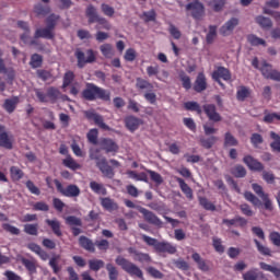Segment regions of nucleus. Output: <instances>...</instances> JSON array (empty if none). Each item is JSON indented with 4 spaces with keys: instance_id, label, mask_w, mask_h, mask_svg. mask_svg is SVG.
Listing matches in <instances>:
<instances>
[{
    "instance_id": "f257e3e1",
    "label": "nucleus",
    "mask_w": 280,
    "mask_h": 280,
    "mask_svg": "<svg viewBox=\"0 0 280 280\" xmlns=\"http://www.w3.org/2000/svg\"><path fill=\"white\" fill-rule=\"evenodd\" d=\"M60 21V15L51 13L45 20L46 26L36 28L34 38L28 40V45H37L38 38H45L46 40H54L56 38V26Z\"/></svg>"
},
{
    "instance_id": "f03ea898",
    "label": "nucleus",
    "mask_w": 280,
    "mask_h": 280,
    "mask_svg": "<svg viewBox=\"0 0 280 280\" xmlns=\"http://www.w3.org/2000/svg\"><path fill=\"white\" fill-rule=\"evenodd\" d=\"M82 100L85 102H95L102 100V102H110V91L100 88L95 83H85V88L81 92Z\"/></svg>"
},
{
    "instance_id": "7ed1b4c3",
    "label": "nucleus",
    "mask_w": 280,
    "mask_h": 280,
    "mask_svg": "<svg viewBox=\"0 0 280 280\" xmlns=\"http://www.w3.org/2000/svg\"><path fill=\"white\" fill-rule=\"evenodd\" d=\"M125 205L128 207V209H138L139 213H141L149 224H152L153 226H158V229H163V221H161L154 212L141 207L135 205L130 199H125Z\"/></svg>"
},
{
    "instance_id": "20e7f679",
    "label": "nucleus",
    "mask_w": 280,
    "mask_h": 280,
    "mask_svg": "<svg viewBox=\"0 0 280 280\" xmlns=\"http://www.w3.org/2000/svg\"><path fill=\"white\" fill-rule=\"evenodd\" d=\"M116 265L120 266L121 270L127 272L129 277H137V279L144 280L143 278V270L139 268V266L135 265V262L126 259L122 256H118L116 259Z\"/></svg>"
},
{
    "instance_id": "39448f33",
    "label": "nucleus",
    "mask_w": 280,
    "mask_h": 280,
    "mask_svg": "<svg viewBox=\"0 0 280 280\" xmlns=\"http://www.w3.org/2000/svg\"><path fill=\"white\" fill-rule=\"evenodd\" d=\"M136 89L138 91H147L143 94L144 100L149 103V104H156V93H154V84H152L150 81L138 77L136 79Z\"/></svg>"
},
{
    "instance_id": "423d86ee",
    "label": "nucleus",
    "mask_w": 280,
    "mask_h": 280,
    "mask_svg": "<svg viewBox=\"0 0 280 280\" xmlns=\"http://www.w3.org/2000/svg\"><path fill=\"white\" fill-rule=\"evenodd\" d=\"M35 95L42 104H56L60 97H62V93L60 90L56 86H49L45 92L40 91L39 89L35 90Z\"/></svg>"
},
{
    "instance_id": "0eeeda50",
    "label": "nucleus",
    "mask_w": 280,
    "mask_h": 280,
    "mask_svg": "<svg viewBox=\"0 0 280 280\" xmlns=\"http://www.w3.org/2000/svg\"><path fill=\"white\" fill-rule=\"evenodd\" d=\"M90 159L96 161V167H98L106 178H115V171L113 170V166L108 165L106 158L100 159V149L91 151Z\"/></svg>"
},
{
    "instance_id": "6e6552de",
    "label": "nucleus",
    "mask_w": 280,
    "mask_h": 280,
    "mask_svg": "<svg viewBox=\"0 0 280 280\" xmlns=\"http://www.w3.org/2000/svg\"><path fill=\"white\" fill-rule=\"evenodd\" d=\"M74 56L77 58V67L79 69H84V67H86V65H91L93 62H95V60H97V56L95 55V50L94 49H88L86 50V57L84 55V51H82L80 48H78L74 51Z\"/></svg>"
},
{
    "instance_id": "1a4fd4ad",
    "label": "nucleus",
    "mask_w": 280,
    "mask_h": 280,
    "mask_svg": "<svg viewBox=\"0 0 280 280\" xmlns=\"http://www.w3.org/2000/svg\"><path fill=\"white\" fill-rule=\"evenodd\" d=\"M85 15L89 19L90 24L98 23V25H102L103 30H110V23H108V20L100 16V14H97V9L93 7V4L88 5Z\"/></svg>"
},
{
    "instance_id": "9d476101",
    "label": "nucleus",
    "mask_w": 280,
    "mask_h": 280,
    "mask_svg": "<svg viewBox=\"0 0 280 280\" xmlns=\"http://www.w3.org/2000/svg\"><path fill=\"white\" fill-rule=\"evenodd\" d=\"M258 71H260L262 78L265 80H272L273 82H280V71L272 68L271 63H268V61L264 60L260 63V68H258Z\"/></svg>"
},
{
    "instance_id": "9b49d317",
    "label": "nucleus",
    "mask_w": 280,
    "mask_h": 280,
    "mask_svg": "<svg viewBox=\"0 0 280 280\" xmlns=\"http://www.w3.org/2000/svg\"><path fill=\"white\" fill-rule=\"evenodd\" d=\"M54 183L57 187V191L61 194V196H66V198H78L80 196V187L74 184L68 185L66 188L62 186L58 179H54Z\"/></svg>"
},
{
    "instance_id": "f8f14e48",
    "label": "nucleus",
    "mask_w": 280,
    "mask_h": 280,
    "mask_svg": "<svg viewBox=\"0 0 280 280\" xmlns=\"http://www.w3.org/2000/svg\"><path fill=\"white\" fill-rule=\"evenodd\" d=\"M252 189L256 196L261 198L266 211H272V201L270 200L269 195L264 191V187L259 184H252Z\"/></svg>"
},
{
    "instance_id": "ddd939ff",
    "label": "nucleus",
    "mask_w": 280,
    "mask_h": 280,
    "mask_svg": "<svg viewBox=\"0 0 280 280\" xmlns=\"http://www.w3.org/2000/svg\"><path fill=\"white\" fill-rule=\"evenodd\" d=\"M66 224L70 226L73 237H78L82 233V229H80L82 228V219L75 215H69L66 218Z\"/></svg>"
},
{
    "instance_id": "4468645a",
    "label": "nucleus",
    "mask_w": 280,
    "mask_h": 280,
    "mask_svg": "<svg viewBox=\"0 0 280 280\" xmlns=\"http://www.w3.org/2000/svg\"><path fill=\"white\" fill-rule=\"evenodd\" d=\"M84 115L86 119H89L90 121H94V124L102 130H110V127H108V125L104 122V117L102 115L93 110H86L84 112Z\"/></svg>"
},
{
    "instance_id": "2eb2a0df",
    "label": "nucleus",
    "mask_w": 280,
    "mask_h": 280,
    "mask_svg": "<svg viewBox=\"0 0 280 280\" xmlns=\"http://www.w3.org/2000/svg\"><path fill=\"white\" fill-rule=\"evenodd\" d=\"M186 11L191 12L192 19L200 21L205 16V4L202 3H188L186 4Z\"/></svg>"
},
{
    "instance_id": "dca6fc26",
    "label": "nucleus",
    "mask_w": 280,
    "mask_h": 280,
    "mask_svg": "<svg viewBox=\"0 0 280 280\" xmlns=\"http://www.w3.org/2000/svg\"><path fill=\"white\" fill-rule=\"evenodd\" d=\"M202 108L210 121H222V116H220V113H218L214 104H206L202 106Z\"/></svg>"
},
{
    "instance_id": "f3484780",
    "label": "nucleus",
    "mask_w": 280,
    "mask_h": 280,
    "mask_svg": "<svg viewBox=\"0 0 280 280\" xmlns=\"http://www.w3.org/2000/svg\"><path fill=\"white\" fill-rule=\"evenodd\" d=\"M240 25V20L237 18H231L223 26L220 28L221 36H231L233 30Z\"/></svg>"
},
{
    "instance_id": "a211bd4d",
    "label": "nucleus",
    "mask_w": 280,
    "mask_h": 280,
    "mask_svg": "<svg viewBox=\"0 0 280 280\" xmlns=\"http://www.w3.org/2000/svg\"><path fill=\"white\" fill-rule=\"evenodd\" d=\"M243 163H245L252 172H264V164L250 155L244 156Z\"/></svg>"
},
{
    "instance_id": "6ab92c4d",
    "label": "nucleus",
    "mask_w": 280,
    "mask_h": 280,
    "mask_svg": "<svg viewBox=\"0 0 280 280\" xmlns=\"http://www.w3.org/2000/svg\"><path fill=\"white\" fill-rule=\"evenodd\" d=\"M192 89L196 93H202V91H207V77L205 72H199L194 84Z\"/></svg>"
},
{
    "instance_id": "aec40b11",
    "label": "nucleus",
    "mask_w": 280,
    "mask_h": 280,
    "mask_svg": "<svg viewBox=\"0 0 280 280\" xmlns=\"http://www.w3.org/2000/svg\"><path fill=\"white\" fill-rule=\"evenodd\" d=\"M127 250L129 255H132L133 261H139L140 264H148L151 260L150 254L141 253L135 247H129Z\"/></svg>"
},
{
    "instance_id": "412c9836",
    "label": "nucleus",
    "mask_w": 280,
    "mask_h": 280,
    "mask_svg": "<svg viewBox=\"0 0 280 280\" xmlns=\"http://www.w3.org/2000/svg\"><path fill=\"white\" fill-rule=\"evenodd\" d=\"M101 148L102 150H105L106 154H109V152H117L119 150V145H117V142L110 138L102 139Z\"/></svg>"
},
{
    "instance_id": "4be33fe9",
    "label": "nucleus",
    "mask_w": 280,
    "mask_h": 280,
    "mask_svg": "<svg viewBox=\"0 0 280 280\" xmlns=\"http://www.w3.org/2000/svg\"><path fill=\"white\" fill-rule=\"evenodd\" d=\"M224 80L229 82L231 80V71L224 67H219L212 72V80Z\"/></svg>"
},
{
    "instance_id": "5701e85b",
    "label": "nucleus",
    "mask_w": 280,
    "mask_h": 280,
    "mask_svg": "<svg viewBox=\"0 0 280 280\" xmlns=\"http://www.w3.org/2000/svg\"><path fill=\"white\" fill-rule=\"evenodd\" d=\"M143 121L135 116H128L125 118V126L130 132H135V130L139 129Z\"/></svg>"
},
{
    "instance_id": "b1692460",
    "label": "nucleus",
    "mask_w": 280,
    "mask_h": 280,
    "mask_svg": "<svg viewBox=\"0 0 280 280\" xmlns=\"http://www.w3.org/2000/svg\"><path fill=\"white\" fill-rule=\"evenodd\" d=\"M176 183L179 185V189L183 191V194L186 196L188 200H194V190L187 183H185V179L180 177H175Z\"/></svg>"
},
{
    "instance_id": "393cba45",
    "label": "nucleus",
    "mask_w": 280,
    "mask_h": 280,
    "mask_svg": "<svg viewBox=\"0 0 280 280\" xmlns=\"http://www.w3.org/2000/svg\"><path fill=\"white\" fill-rule=\"evenodd\" d=\"M243 280H268L266 275L257 269H250L243 273Z\"/></svg>"
},
{
    "instance_id": "a878e982",
    "label": "nucleus",
    "mask_w": 280,
    "mask_h": 280,
    "mask_svg": "<svg viewBox=\"0 0 280 280\" xmlns=\"http://www.w3.org/2000/svg\"><path fill=\"white\" fill-rule=\"evenodd\" d=\"M156 253H167L168 255H176V246L167 242H160L155 248Z\"/></svg>"
},
{
    "instance_id": "bb28decb",
    "label": "nucleus",
    "mask_w": 280,
    "mask_h": 280,
    "mask_svg": "<svg viewBox=\"0 0 280 280\" xmlns=\"http://www.w3.org/2000/svg\"><path fill=\"white\" fill-rule=\"evenodd\" d=\"M16 106H19V96H13L12 98L4 100L2 108H4V110L8 112L9 115H12V113L16 110Z\"/></svg>"
},
{
    "instance_id": "cd10ccee",
    "label": "nucleus",
    "mask_w": 280,
    "mask_h": 280,
    "mask_svg": "<svg viewBox=\"0 0 280 280\" xmlns=\"http://www.w3.org/2000/svg\"><path fill=\"white\" fill-rule=\"evenodd\" d=\"M79 245L84 250H88V253H95V243L93 241L84 235L79 237Z\"/></svg>"
},
{
    "instance_id": "c85d7f7f",
    "label": "nucleus",
    "mask_w": 280,
    "mask_h": 280,
    "mask_svg": "<svg viewBox=\"0 0 280 280\" xmlns=\"http://www.w3.org/2000/svg\"><path fill=\"white\" fill-rule=\"evenodd\" d=\"M101 207H103L105 211H109V212L117 211L119 209V205H117V202H115L109 197L101 198Z\"/></svg>"
},
{
    "instance_id": "c756f323",
    "label": "nucleus",
    "mask_w": 280,
    "mask_h": 280,
    "mask_svg": "<svg viewBox=\"0 0 280 280\" xmlns=\"http://www.w3.org/2000/svg\"><path fill=\"white\" fill-rule=\"evenodd\" d=\"M21 264L26 268L30 277H34V275H36V260L23 257L21 258Z\"/></svg>"
},
{
    "instance_id": "7c9ffc66",
    "label": "nucleus",
    "mask_w": 280,
    "mask_h": 280,
    "mask_svg": "<svg viewBox=\"0 0 280 280\" xmlns=\"http://www.w3.org/2000/svg\"><path fill=\"white\" fill-rule=\"evenodd\" d=\"M46 224L51 229L52 233L57 237H62V230L60 229V221L57 219H46L45 220Z\"/></svg>"
},
{
    "instance_id": "2f4dec72",
    "label": "nucleus",
    "mask_w": 280,
    "mask_h": 280,
    "mask_svg": "<svg viewBox=\"0 0 280 280\" xmlns=\"http://www.w3.org/2000/svg\"><path fill=\"white\" fill-rule=\"evenodd\" d=\"M228 226H246L248 224V220L243 217H235L234 219H223L222 221Z\"/></svg>"
},
{
    "instance_id": "473e14b6",
    "label": "nucleus",
    "mask_w": 280,
    "mask_h": 280,
    "mask_svg": "<svg viewBox=\"0 0 280 280\" xmlns=\"http://www.w3.org/2000/svg\"><path fill=\"white\" fill-rule=\"evenodd\" d=\"M191 259L197 264L201 272H209V265H207V261L200 256V254L194 253L191 255Z\"/></svg>"
},
{
    "instance_id": "72a5a7b5",
    "label": "nucleus",
    "mask_w": 280,
    "mask_h": 280,
    "mask_svg": "<svg viewBox=\"0 0 280 280\" xmlns=\"http://www.w3.org/2000/svg\"><path fill=\"white\" fill-rule=\"evenodd\" d=\"M247 43H249V45H252V47H259V46L266 47L267 46L266 39L258 37L255 34L247 35Z\"/></svg>"
},
{
    "instance_id": "f704fd0d",
    "label": "nucleus",
    "mask_w": 280,
    "mask_h": 280,
    "mask_svg": "<svg viewBox=\"0 0 280 280\" xmlns=\"http://www.w3.org/2000/svg\"><path fill=\"white\" fill-rule=\"evenodd\" d=\"M0 148H4L5 150H12V148H14L10 140V136H8V132L5 131L0 133Z\"/></svg>"
},
{
    "instance_id": "c9c22d12",
    "label": "nucleus",
    "mask_w": 280,
    "mask_h": 280,
    "mask_svg": "<svg viewBox=\"0 0 280 280\" xmlns=\"http://www.w3.org/2000/svg\"><path fill=\"white\" fill-rule=\"evenodd\" d=\"M184 108L186 110H190L191 113H196L197 115H202V107L198 102L189 101L184 104Z\"/></svg>"
},
{
    "instance_id": "e433bc0d",
    "label": "nucleus",
    "mask_w": 280,
    "mask_h": 280,
    "mask_svg": "<svg viewBox=\"0 0 280 280\" xmlns=\"http://www.w3.org/2000/svg\"><path fill=\"white\" fill-rule=\"evenodd\" d=\"M100 51L104 58H113L115 56V49L110 44H103L100 46Z\"/></svg>"
},
{
    "instance_id": "4c0bfd02",
    "label": "nucleus",
    "mask_w": 280,
    "mask_h": 280,
    "mask_svg": "<svg viewBox=\"0 0 280 280\" xmlns=\"http://www.w3.org/2000/svg\"><path fill=\"white\" fill-rule=\"evenodd\" d=\"M270 138L273 140L270 143L272 152H280V136L275 131H270Z\"/></svg>"
},
{
    "instance_id": "58836bf2",
    "label": "nucleus",
    "mask_w": 280,
    "mask_h": 280,
    "mask_svg": "<svg viewBox=\"0 0 280 280\" xmlns=\"http://www.w3.org/2000/svg\"><path fill=\"white\" fill-rule=\"evenodd\" d=\"M10 174H11V179L16 183L25 176V173H23V170L19 168L18 166H11L10 167Z\"/></svg>"
},
{
    "instance_id": "ea45409f",
    "label": "nucleus",
    "mask_w": 280,
    "mask_h": 280,
    "mask_svg": "<svg viewBox=\"0 0 280 280\" xmlns=\"http://www.w3.org/2000/svg\"><path fill=\"white\" fill-rule=\"evenodd\" d=\"M244 198L245 200H247V202H250L253 207H261V200H259L257 196H255V194H253L252 191H245Z\"/></svg>"
},
{
    "instance_id": "a19ab883",
    "label": "nucleus",
    "mask_w": 280,
    "mask_h": 280,
    "mask_svg": "<svg viewBox=\"0 0 280 280\" xmlns=\"http://www.w3.org/2000/svg\"><path fill=\"white\" fill-rule=\"evenodd\" d=\"M140 19L144 21V23H151L156 21V11L154 9L150 11H144L142 14H140Z\"/></svg>"
},
{
    "instance_id": "79ce46f5",
    "label": "nucleus",
    "mask_w": 280,
    "mask_h": 280,
    "mask_svg": "<svg viewBox=\"0 0 280 280\" xmlns=\"http://www.w3.org/2000/svg\"><path fill=\"white\" fill-rule=\"evenodd\" d=\"M259 266L261 270H266V272H272L276 279H280V268L272 267L266 262H260Z\"/></svg>"
},
{
    "instance_id": "37998d69",
    "label": "nucleus",
    "mask_w": 280,
    "mask_h": 280,
    "mask_svg": "<svg viewBox=\"0 0 280 280\" xmlns=\"http://www.w3.org/2000/svg\"><path fill=\"white\" fill-rule=\"evenodd\" d=\"M256 23L260 25L262 30H270V27H272V20L262 15L256 18Z\"/></svg>"
},
{
    "instance_id": "c03bdc74",
    "label": "nucleus",
    "mask_w": 280,
    "mask_h": 280,
    "mask_svg": "<svg viewBox=\"0 0 280 280\" xmlns=\"http://www.w3.org/2000/svg\"><path fill=\"white\" fill-rule=\"evenodd\" d=\"M215 36H218V26L210 25L209 26V32L206 36V43L208 45H212V43L215 40Z\"/></svg>"
},
{
    "instance_id": "a18cd8bd",
    "label": "nucleus",
    "mask_w": 280,
    "mask_h": 280,
    "mask_svg": "<svg viewBox=\"0 0 280 280\" xmlns=\"http://www.w3.org/2000/svg\"><path fill=\"white\" fill-rule=\"evenodd\" d=\"M30 66L32 67V69H38L43 67V56L38 54H33L31 56Z\"/></svg>"
},
{
    "instance_id": "49530a36",
    "label": "nucleus",
    "mask_w": 280,
    "mask_h": 280,
    "mask_svg": "<svg viewBox=\"0 0 280 280\" xmlns=\"http://www.w3.org/2000/svg\"><path fill=\"white\" fill-rule=\"evenodd\" d=\"M90 188L92 189V191H94V194H102V196H106L107 194L106 187L97 182H91Z\"/></svg>"
},
{
    "instance_id": "de8ad7c7",
    "label": "nucleus",
    "mask_w": 280,
    "mask_h": 280,
    "mask_svg": "<svg viewBox=\"0 0 280 280\" xmlns=\"http://www.w3.org/2000/svg\"><path fill=\"white\" fill-rule=\"evenodd\" d=\"M104 260L102 259L89 260V268L90 270H93V272H98V270H102V268H104Z\"/></svg>"
},
{
    "instance_id": "09e8293b",
    "label": "nucleus",
    "mask_w": 280,
    "mask_h": 280,
    "mask_svg": "<svg viewBox=\"0 0 280 280\" xmlns=\"http://www.w3.org/2000/svg\"><path fill=\"white\" fill-rule=\"evenodd\" d=\"M73 80H75V73L73 71L69 70L63 74V82H62V89H67V86H71L73 83Z\"/></svg>"
},
{
    "instance_id": "8fccbe9b",
    "label": "nucleus",
    "mask_w": 280,
    "mask_h": 280,
    "mask_svg": "<svg viewBox=\"0 0 280 280\" xmlns=\"http://www.w3.org/2000/svg\"><path fill=\"white\" fill-rule=\"evenodd\" d=\"M276 120L280 121V114H278V113H268V110H265V116L262 118V121L265 124H272Z\"/></svg>"
},
{
    "instance_id": "3c124183",
    "label": "nucleus",
    "mask_w": 280,
    "mask_h": 280,
    "mask_svg": "<svg viewBox=\"0 0 280 280\" xmlns=\"http://www.w3.org/2000/svg\"><path fill=\"white\" fill-rule=\"evenodd\" d=\"M215 141H218V138L215 136H211L210 138H201L200 143L202 148H206V150H211L213 145H215Z\"/></svg>"
},
{
    "instance_id": "603ef678",
    "label": "nucleus",
    "mask_w": 280,
    "mask_h": 280,
    "mask_svg": "<svg viewBox=\"0 0 280 280\" xmlns=\"http://www.w3.org/2000/svg\"><path fill=\"white\" fill-rule=\"evenodd\" d=\"M106 270L108 272L109 280H119V271L117 270V267L113 264H107Z\"/></svg>"
},
{
    "instance_id": "864d4df0",
    "label": "nucleus",
    "mask_w": 280,
    "mask_h": 280,
    "mask_svg": "<svg viewBox=\"0 0 280 280\" xmlns=\"http://www.w3.org/2000/svg\"><path fill=\"white\" fill-rule=\"evenodd\" d=\"M199 205L206 211H215V205H213V202L209 201V199H207V197H199Z\"/></svg>"
},
{
    "instance_id": "5fc2aeb1",
    "label": "nucleus",
    "mask_w": 280,
    "mask_h": 280,
    "mask_svg": "<svg viewBox=\"0 0 280 280\" xmlns=\"http://www.w3.org/2000/svg\"><path fill=\"white\" fill-rule=\"evenodd\" d=\"M179 80L185 91H189L191 89V78H189L185 72L179 73Z\"/></svg>"
},
{
    "instance_id": "6e6d98bb",
    "label": "nucleus",
    "mask_w": 280,
    "mask_h": 280,
    "mask_svg": "<svg viewBox=\"0 0 280 280\" xmlns=\"http://www.w3.org/2000/svg\"><path fill=\"white\" fill-rule=\"evenodd\" d=\"M210 8H212L213 12H222L224 10V5H226L225 0H212L209 3Z\"/></svg>"
},
{
    "instance_id": "4d7b16f0",
    "label": "nucleus",
    "mask_w": 280,
    "mask_h": 280,
    "mask_svg": "<svg viewBox=\"0 0 280 280\" xmlns=\"http://www.w3.org/2000/svg\"><path fill=\"white\" fill-rule=\"evenodd\" d=\"M62 164L65 165V167H68L69 170H80V164H78V162H75V160H73V158L68 156L67 159H65L62 161Z\"/></svg>"
},
{
    "instance_id": "13d9d810",
    "label": "nucleus",
    "mask_w": 280,
    "mask_h": 280,
    "mask_svg": "<svg viewBox=\"0 0 280 280\" xmlns=\"http://www.w3.org/2000/svg\"><path fill=\"white\" fill-rule=\"evenodd\" d=\"M254 243L256 244L257 250L258 253H260V255H265L267 257H270L272 255L270 248L261 245V243L257 238L254 240Z\"/></svg>"
},
{
    "instance_id": "bf43d9fd",
    "label": "nucleus",
    "mask_w": 280,
    "mask_h": 280,
    "mask_svg": "<svg viewBox=\"0 0 280 280\" xmlns=\"http://www.w3.org/2000/svg\"><path fill=\"white\" fill-rule=\"evenodd\" d=\"M248 95H250V90H248L246 86H241V89L236 92V98L238 102H244Z\"/></svg>"
},
{
    "instance_id": "052dcab7",
    "label": "nucleus",
    "mask_w": 280,
    "mask_h": 280,
    "mask_svg": "<svg viewBox=\"0 0 280 280\" xmlns=\"http://www.w3.org/2000/svg\"><path fill=\"white\" fill-rule=\"evenodd\" d=\"M147 174H149L151 180L155 183L156 185H163V176L159 174L158 172H154L152 170H147Z\"/></svg>"
},
{
    "instance_id": "680f3d73",
    "label": "nucleus",
    "mask_w": 280,
    "mask_h": 280,
    "mask_svg": "<svg viewBox=\"0 0 280 280\" xmlns=\"http://www.w3.org/2000/svg\"><path fill=\"white\" fill-rule=\"evenodd\" d=\"M232 174L235 178H244L246 176V168L243 165H236L232 168Z\"/></svg>"
},
{
    "instance_id": "e2e57ef3",
    "label": "nucleus",
    "mask_w": 280,
    "mask_h": 280,
    "mask_svg": "<svg viewBox=\"0 0 280 280\" xmlns=\"http://www.w3.org/2000/svg\"><path fill=\"white\" fill-rule=\"evenodd\" d=\"M24 233H26V235H38V223L25 224Z\"/></svg>"
},
{
    "instance_id": "0e129e2a",
    "label": "nucleus",
    "mask_w": 280,
    "mask_h": 280,
    "mask_svg": "<svg viewBox=\"0 0 280 280\" xmlns=\"http://www.w3.org/2000/svg\"><path fill=\"white\" fill-rule=\"evenodd\" d=\"M36 75L39 78V80H43V82H47V80H51V78H54V75L45 69H38L36 71Z\"/></svg>"
},
{
    "instance_id": "69168bd1",
    "label": "nucleus",
    "mask_w": 280,
    "mask_h": 280,
    "mask_svg": "<svg viewBox=\"0 0 280 280\" xmlns=\"http://www.w3.org/2000/svg\"><path fill=\"white\" fill-rule=\"evenodd\" d=\"M100 135V131H97V129H91L86 137H88V141L90 143H92V145H97V137Z\"/></svg>"
},
{
    "instance_id": "338daca9",
    "label": "nucleus",
    "mask_w": 280,
    "mask_h": 280,
    "mask_svg": "<svg viewBox=\"0 0 280 280\" xmlns=\"http://www.w3.org/2000/svg\"><path fill=\"white\" fill-rule=\"evenodd\" d=\"M94 246H96L98 250H108L110 243L108 240L102 238L101 241H95Z\"/></svg>"
},
{
    "instance_id": "774afa93",
    "label": "nucleus",
    "mask_w": 280,
    "mask_h": 280,
    "mask_svg": "<svg viewBox=\"0 0 280 280\" xmlns=\"http://www.w3.org/2000/svg\"><path fill=\"white\" fill-rule=\"evenodd\" d=\"M269 240L273 244V246L280 247V233L279 232H271L269 234Z\"/></svg>"
}]
</instances>
